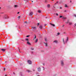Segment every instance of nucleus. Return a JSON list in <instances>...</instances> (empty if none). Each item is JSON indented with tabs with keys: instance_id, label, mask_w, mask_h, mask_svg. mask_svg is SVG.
<instances>
[{
	"instance_id": "f257e3e1",
	"label": "nucleus",
	"mask_w": 76,
	"mask_h": 76,
	"mask_svg": "<svg viewBox=\"0 0 76 76\" xmlns=\"http://www.w3.org/2000/svg\"><path fill=\"white\" fill-rule=\"evenodd\" d=\"M61 65L62 66H64V61H63V60H61Z\"/></svg>"
},
{
	"instance_id": "f03ea898",
	"label": "nucleus",
	"mask_w": 76,
	"mask_h": 76,
	"mask_svg": "<svg viewBox=\"0 0 76 76\" xmlns=\"http://www.w3.org/2000/svg\"><path fill=\"white\" fill-rule=\"evenodd\" d=\"M58 3V1H57L56 3L54 5H53V7H54V8H56V4H57Z\"/></svg>"
},
{
	"instance_id": "7ed1b4c3",
	"label": "nucleus",
	"mask_w": 76,
	"mask_h": 76,
	"mask_svg": "<svg viewBox=\"0 0 76 76\" xmlns=\"http://www.w3.org/2000/svg\"><path fill=\"white\" fill-rule=\"evenodd\" d=\"M27 62L28 63H29V64H32V61H31L29 60H28L27 61Z\"/></svg>"
},
{
	"instance_id": "20e7f679",
	"label": "nucleus",
	"mask_w": 76,
	"mask_h": 76,
	"mask_svg": "<svg viewBox=\"0 0 76 76\" xmlns=\"http://www.w3.org/2000/svg\"><path fill=\"white\" fill-rule=\"evenodd\" d=\"M31 28L34 30H36V29H37V28L35 27H32Z\"/></svg>"
},
{
	"instance_id": "39448f33",
	"label": "nucleus",
	"mask_w": 76,
	"mask_h": 76,
	"mask_svg": "<svg viewBox=\"0 0 76 76\" xmlns=\"http://www.w3.org/2000/svg\"><path fill=\"white\" fill-rule=\"evenodd\" d=\"M4 19H8L9 18L8 17H7V15H5V16L4 17Z\"/></svg>"
},
{
	"instance_id": "423d86ee",
	"label": "nucleus",
	"mask_w": 76,
	"mask_h": 76,
	"mask_svg": "<svg viewBox=\"0 0 76 76\" xmlns=\"http://www.w3.org/2000/svg\"><path fill=\"white\" fill-rule=\"evenodd\" d=\"M33 15V12H31L29 14L30 16H32Z\"/></svg>"
},
{
	"instance_id": "0eeeda50",
	"label": "nucleus",
	"mask_w": 76,
	"mask_h": 76,
	"mask_svg": "<svg viewBox=\"0 0 76 76\" xmlns=\"http://www.w3.org/2000/svg\"><path fill=\"white\" fill-rule=\"evenodd\" d=\"M39 28L41 29H42V25H40Z\"/></svg>"
},
{
	"instance_id": "6e6552de",
	"label": "nucleus",
	"mask_w": 76,
	"mask_h": 76,
	"mask_svg": "<svg viewBox=\"0 0 76 76\" xmlns=\"http://www.w3.org/2000/svg\"><path fill=\"white\" fill-rule=\"evenodd\" d=\"M38 72L41 71V68H40V67H39L38 68Z\"/></svg>"
},
{
	"instance_id": "1a4fd4ad",
	"label": "nucleus",
	"mask_w": 76,
	"mask_h": 76,
	"mask_svg": "<svg viewBox=\"0 0 76 76\" xmlns=\"http://www.w3.org/2000/svg\"><path fill=\"white\" fill-rule=\"evenodd\" d=\"M50 24L51 25H52V26H53V27H54L55 26V25L52 24L51 23H50Z\"/></svg>"
},
{
	"instance_id": "9d476101",
	"label": "nucleus",
	"mask_w": 76,
	"mask_h": 76,
	"mask_svg": "<svg viewBox=\"0 0 76 76\" xmlns=\"http://www.w3.org/2000/svg\"><path fill=\"white\" fill-rule=\"evenodd\" d=\"M1 50L2 51H3V52H4V51H6V49H2Z\"/></svg>"
},
{
	"instance_id": "9b49d317",
	"label": "nucleus",
	"mask_w": 76,
	"mask_h": 76,
	"mask_svg": "<svg viewBox=\"0 0 76 76\" xmlns=\"http://www.w3.org/2000/svg\"><path fill=\"white\" fill-rule=\"evenodd\" d=\"M47 6L48 8H50V4H48Z\"/></svg>"
},
{
	"instance_id": "f8f14e48",
	"label": "nucleus",
	"mask_w": 76,
	"mask_h": 76,
	"mask_svg": "<svg viewBox=\"0 0 76 76\" xmlns=\"http://www.w3.org/2000/svg\"><path fill=\"white\" fill-rule=\"evenodd\" d=\"M68 40H69V38L68 37H67V38L66 39V41L65 42V43H67V42L68 41Z\"/></svg>"
},
{
	"instance_id": "ddd939ff",
	"label": "nucleus",
	"mask_w": 76,
	"mask_h": 76,
	"mask_svg": "<svg viewBox=\"0 0 76 76\" xmlns=\"http://www.w3.org/2000/svg\"><path fill=\"white\" fill-rule=\"evenodd\" d=\"M57 42H58L57 40H55L53 41V42H54L56 44H57Z\"/></svg>"
},
{
	"instance_id": "4468645a",
	"label": "nucleus",
	"mask_w": 76,
	"mask_h": 76,
	"mask_svg": "<svg viewBox=\"0 0 76 76\" xmlns=\"http://www.w3.org/2000/svg\"><path fill=\"white\" fill-rule=\"evenodd\" d=\"M20 75L21 76H23V75H22V72H20Z\"/></svg>"
},
{
	"instance_id": "2eb2a0df",
	"label": "nucleus",
	"mask_w": 76,
	"mask_h": 76,
	"mask_svg": "<svg viewBox=\"0 0 76 76\" xmlns=\"http://www.w3.org/2000/svg\"><path fill=\"white\" fill-rule=\"evenodd\" d=\"M44 44H45V46L46 47H47L48 45H47V43H45V42H44Z\"/></svg>"
},
{
	"instance_id": "dca6fc26",
	"label": "nucleus",
	"mask_w": 76,
	"mask_h": 76,
	"mask_svg": "<svg viewBox=\"0 0 76 76\" xmlns=\"http://www.w3.org/2000/svg\"><path fill=\"white\" fill-rule=\"evenodd\" d=\"M37 42H38V39H36V40L35 41V42H36V43Z\"/></svg>"
},
{
	"instance_id": "f3484780",
	"label": "nucleus",
	"mask_w": 76,
	"mask_h": 76,
	"mask_svg": "<svg viewBox=\"0 0 76 76\" xmlns=\"http://www.w3.org/2000/svg\"><path fill=\"white\" fill-rule=\"evenodd\" d=\"M27 43L29 45H31V43H30L29 42L27 41Z\"/></svg>"
},
{
	"instance_id": "a211bd4d",
	"label": "nucleus",
	"mask_w": 76,
	"mask_h": 76,
	"mask_svg": "<svg viewBox=\"0 0 76 76\" xmlns=\"http://www.w3.org/2000/svg\"><path fill=\"white\" fill-rule=\"evenodd\" d=\"M38 13H41V11L39 10H38Z\"/></svg>"
},
{
	"instance_id": "6ab92c4d",
	"label": "nucleus",
	"mask_w": 76,
	"mask_h": 76,
	"mask_svg": "<svg viewBox=\"0 0 76 76\" xmlns=\"http://www.w3.org/2000/svg\"><path fill=\"white\" fill-rule=\"evenodd\" d=\"M14 7H18V5H14Z\"/></svg>"
},
{
	"instance_id": "aec40b11",
	"label": "nucleus",
	"mask_w": 76,
	"mask_h": 76,
	"mask_svg": "<svg viewBox=\"0 0 76 76\" xmlns=\"http://www.w3.org/2000/svg\"><path fill=\"white\" fill-rule=\"evenodd\" d=\"M66 23H69V20H68V21L66 22Z\"/></svg>"
},
{
	"instance_id": "412c9836",
	"label": "nucleus",
	"mask_w": 76,
	"mask_h": 76,
	"mask_svg": "<svg viewBox=\"0 0 76 76\" xmlns=\"http://www.w3.org/2000/svg\"><path fill=\"white\" fill-rule=\"evenodd\" d=\"M62 18L63 19H66V18H65V17H62Z\"/></svg>"
},
{
	"instance_id": "4be33fe9",
	"label": "nucleus",
	"mask_w": 76,
	"mask_h": 76,
	"mask_svg": "<svg viewBox=\"0 0 76 76\" xmlns=\"http://www.w3.org/2000/svg\"><path fill=\"white\" fill-rule=\"evenodd\" d=\"M65 7H68L67 6V5L65 4Z\"/></svg>"
},
{
	"instance_id": "5701e85b",
	"label": "nucleus",
	"mask_w": 76,
	"mask_h": 76,
	"mask_svg": "<svg viewBox=\"0 0 76 76\" xmlns=\"http://www.w3.org/2000/svg\"><path fill=\"white\" fill-rule=\"evenodd\" d=\"M31 50H34V49L32 48H31Z\"/></svg>"
},
{
	"instance_id": "b1692460",
	"label": "nucleus",
	"mask_w": 76,
	"mask_h": 76,
	"mask_svg": "<svg viewBox=\"0 0 76 76\" xmlns=\"http://www.w3.org/2000/svg\"><path fill=\"white\" fill-rule=\"evenodd\" d=\"M63 16H60V17H59V18H63Z\"/></svg>"
},
{
	"instance_id": "393cba45",
	"label": "nucleus",
	"mask_w": 76,
	"mask_h": 76,
	"mask_svg": "<svg viewBox=\"0 0 76 76\" xmlns=\"http://www.w3.org/2000/svg\"><path fill=\"white\" fill-rule=\"evenodd\" d=\"M18 19H20V16H19L18 17Z\"/></svg>"
},
{
	"instance_id": "a878e982",
	"label": "nucleus",
	"mask_w": 76,
	"mask_h": 76,
	"mask_svg": "<svg viewBox=\"0 0 76 76\" xmlns=\"http://www.w3.org/2000/svg\"><path fill=\"white\" fill-rule=\"evenodd\" d=\"M57 35H60V33H57Z\"/></svg>"
},
{
	"instance_id": "bb28decb",
	"label": "nucleus",
	"mask_w": 76,
	"mask_h": 76,
	"mask_svg": "<svg viewBox=\"0 0 76 76\" xmlns=\"http://www.w3.org/2000/svg\"><path fill=\"white\" fill-rule=\"evenodd\" d=\"M61 1H60V2H58V4H61Z\"/></svg>"
},
{
	"instance_id": "cd10ccee",
	"label": "nucleus",
	"mask_w": 76,
	"mask_h": 76,
	"mask_svg": "<svg viewBox=\"0 0 76 76\" xmlns=\"http://www.w3.org/2000/svg\"><path fill=\"white\" fill-rule=\"evenodd\" d=\"M69 23V25H72V23Z\"/></svg>"
},
{
	"instance_id": "c85d7f7f",
	"label": "nucleus",
	"mask_w": 76,
	"mask_h": 76,
	"mask_svg": "<svg viewBox=\"0 0 76 76\" xmlns=\"http://www.w3.org/2000/svg\"><path fill=\"white\" fill-rule=\"evenodd\" d=\"M26 41H29V40H28V39H26Z\"/></svg>"
},
{
	"instance_id": "c756f323",
	"label": "nucleus",
	"mask_w": 76,
	"mask_h": 76,
	"mask_svg": "<svg viewBox=\"0 0 76 76\" xmlns=\"http://www.w3.org/2000/svg\"><path fill=\"white\" fill-rule=\"evenodd\" d=\"M36 38H37V36H36V35H35L34 38V39H36Z\"/></svg>"
},
{
	"instance_id": "7c9ffc66",
	"label": "nucleus",
	"mask_w": 76,
	"mask_h": 76,
	"mask_svg": "<svg viewBox=\"0 0 76 76\" xmlns=\"http://www.w3.org/2000/svg\"><path fill=\"white\" fill-rule=\"evenodd\" d=\"M63 39V42H64V44H65V43L64 42V39Z\"/></svg>"
},
{
	"instance_id": "2f4dec72",
	"label": "nucleus",
	"mask_w": 76,
	"mask_h": 76,
	"mask_svg": "<svg viewBox=\"0 0 76 76\" xmlns=\"http://www.w3.org/2000/svg\"><path fill=\"white\" fill-rule=\"evenodd\" d=\"M30 37V35H27L26 36V37Z\"/></svg>"
},
{
	"instance_id": "473e14b6",
	"label": "nucleus",
	"mask_w": 76,
	"mask_h": 76,
	"mask_svg": "<svg viewBox=\"0 0 76 76\" xmlns=\"http://www.w3.org/2000/svg\"><path fill=\"white\" fill-rule=\"evenodd\" d=\"M6 70V69L5 68H4V71H5Z\"/></svg>"
},
{
	"instance_id": "72a5a7b5",
	"label": "nucleus",
	"mask_w": 76,
	"mask_h": 76,
	"mask_svg": "<svg viewBox=\"0 0 76 76\" xmlns=\"http://www.w3.org/2000/svg\"><path fill=\"white\" fill-rule=\"evenodd\" d=\"M74 16H75V17H76V15L75 14H74Z\"/></svg>"
},
{
	"instance_id": "f704fd0d",
	"label": "nucleus",
	"mask_w": 76,
	"mask_h": 76,
	"mask_svg": "<svg viewBox=\"0 0 76 76\" xmlns=\"http://www.w3.org/2000/svg\"><path fill=\"white\" fill-rule=\"evenodd\" d=\"M28 73H29V72H31V71H29V70H28Z\"/></svg>"
},
{
	"instance_id": "c9c22d12",
	"label": "nucleus",
	"mask_w": 76,
	"mask_h": 76,
	"mask_svg": "<svg viewBox=\"0 0 76 76\" xmlns=\"http://www.w3.org/2000/svg\"><path fill=\"white\" fill-rule=\"evenodd\" d=\"M24 1H28V0H24Z\"/></svg>"
},
{
	"instance_id": "e433bc0d",
	"label": "nucleus",
	"mask_w": 76,
	"mask_h": 76,
	"mask_svg": "<svg viewBox=\"0 0 76 76\" xmlns=\"http://www.w3.org/2000/svg\"><path fill=\"white\" fill-rule=\"evenodd\" d=\"M43 70H45V68H44V67H43Z\"/></svg>"
},
{
	"instance_id": "4c0bfd02",
	"label": "nucleus",
	"mask_w": 76,
	"mask_h": 76,
	"mask_svg": "<svg viewBox=\"0 0 76 76\" xmlns=\"http://www.w3.org/2000/svg\"><path fill=\"white\" fill-rule=\"evenodd\" d=\"M59 9H62V8L61 7H60Z\"/></svg>"
},
{
	"instance_id": "58836bf2",
	"label": "nucleus",
	"mask_w": 76,
	"mask_h": 76,
	"mask_svg": "<svg viewBox=\"0 0 76 76\" xmlns=\"http://www.w3.org/2000/svg\"><path fill=\"white\" fill-rule=\"evenodd\" d=\"M20 49H19V50L18 51H19V53H21V52H20Z\"/></svg>"
},
{
	"instance_id": "ea45409f",
	"label": "nucleus",
	"mask_w": 76,
	"mask_h": 76,
	"mask_svg": "<svg viewBox=\"0 0 76 76\" xmlns=\"http://www.w3.org/2000/svg\"><path fill=\"white\" fill-rule=\"evenodd\" d=\"M64 34H66V33L65 32H64Z\"/></svg>"
},
{
	"instance_id": "a19ab883",
	"label": "nucleus",
	"mask_w": 76,
	"mask_h": 76,
	"mask_svg": "<svg viewBox=\"0 0 76 76\" xmlns=\"http://www.w3.org/2000/svg\"><path fill=\"white\" fill-rule=\"evenodd\" d=\"M1 14H3V12H1L0 13Z\"/></svg>"
},
{
	"instance_id": "79ce46f5",
	"label": "nucleus",
	"mask_w": 76,
	"mask_h": 76,
	"mask_svg": "<svg viewBox=\"0 0 76 76\" xmlns=\"http://www.w3.org/2000/svg\"><path fill=\"white\" fill-rule=\"evenodd\" d=\"M45 41L46 42H47V39H45Z\"/></svg>"
},
{
	"instance_id": "37998d69",
	"label": "nucleus",
	"mask_w": 76,
	"mask_h": 76,
	"mask_svg": "<svg viewBox=\"0 0 76 76\" xmlns=\"http://www.w3.org/2000/svg\"><path fill=\"white\" fill-rule=\"evenodd\" d=\"M25 23H27V21H25Z\"/></svg>"
},
{
	"instance_id": "c03bdc74",
	"label": "nucleus",
	"mask_w": 76,
	"mask_h": 76,
	"mask_svg": "<svg viewBox=\"0 0 76 76\" xmlns=\"http://www.w3.org/2000/svg\"><path fill=\"white\" fill-rule=\"evenodd\" d=\"M67 12V10H65V11H64L65 12Z\"/></svg>"
},
{
	"instance_id": "a18cd8bd",
	"label": "nucleus",
	"mask_w": 76,
	"mask_h": 76,
	"mask_svg": "<svg viewBox=\"0 0 76 76\" xmlns=\"http://www.w3.org/2000/svg\"><path fill=\"white\" fill-rule=\"evenodd\" d=\"M64 25H63V26H62V27L63 28H64Z\"/></svg>"
},
{
	"instance_id": "49530a36",
	"label": "nucleus",
	"mask_w": 76,
	"mask_h": 76,
	"mask_svg": "<svg viewBox=\"0 0 76 76\" xmlns=\"http://www.w3.org/2000/svg\"><path fill=\"white\" fill-rule=\"evenodd\" d=\"M43 65L44 66L45 65V63H43Z\"/></svg>"
},
{
	"instance_id": "de8ad7c7",
	"label": "nucleus",
	"mask_w": 76,
	"mask_h": 76,
	"mask_svg": "<svg viewBox=\"0 0 76 76\" xmlns=\"http://www.w3.org/2000/svg\"><path fill=\"white\" fill-rule=\"evenodd\" d=\"M42 52H44V50H41Z\"/></svg>"
},
{
	"instance_id": "09e8293b",
	"label": "nucleus",
	"mask_w": 76,
	"mask_h": 76,
	"mask_svg": "<svg viewBox=\"0 0 76 76\" xmlns=\"http://www.w3.org/2000/svg\"><path fill=\"white\" fill-rule=\"evenodd\" d=\"M56 15L57 16H58V13H56Z\"/></svg>"
},
{
	"instance_id": "8fccbe9b",
	"label": "nucleus",
	"mask_w": 76,
	"mask_h": 76,
	"mask_svg": "<svg viewBox=\"0 0 76 76\" xmlns=\"http://www.w3.org/2000/svg\"><path fill=\"white\" fill-rule=\"evenodd\" d=\"M37 25H39V23H38L37 24Z\"/></svg>"
},
{
	"instance_id": "3c124183",
	"label": "nucleus",
	"mask_w": 76,
	"mask_h": 76,
	"mask_svg": "<svg viewBox=\"0 0 76 76\" xmlns=\"http://www.w3.org/2000/svg\"><path fill=\"white\" fill-rule=\"evenodd\" d=\"M13 74H14V75H15V72H13Z\"/></svg>"
},
{
	"instance_id": "603ef678",
	"label": "nucleus",
	"mask_w": 76,
	"mask_h": 76,
	"mask_svg": "<svg viewBox=\"0 0 76 76\" xmlns=\"http://www.w3.org/2000/svg\"><path fill=\"white\" fill-rule=\"evenodd\" d=\"M19 12H18L17 13L18 14H19Z\"/></svg>"
},
{
	"instance_id": "864d4df0",
	"label": "nucleus",
	"mask_w": 76,
	"mask_h": 76,
	"mask_svg": "<svg viewBox=\"0 0 76 76\" xmlns=\"http://www.w3.org/2000/svg\"><path fill=\"white\" fill-rule=\"evenodd\" d=\"M75 26H76V23H75Z\"/></svg>"
},
{
	"instance_id": "5fc2aeb1",
	"label": "nucleus",
	"mask_w": 76,
	"mask_h": 76,
	"mask_svg": "<svg viewBox=\"0 0 76 76\" xmlns=\"http://www.w3.org/2000/svg\"><path fill=\"white\" fill-rule=\"evenodd\" d=\"M19 29H20V27H19Z\"/></svg>"
},
{
	"instance_id": "6e6d98bb",
	"label": "nucleus",
	"mask_w": 76,
	"mask_h": 76,
	"mask_svg": "<svg viewBox=\"0 0 76 76\" xmlns=\"http://www.w3.org/2000/svg\"><path fill=\"white\" fill-rule=\"evenodd\" d=\"M45 3H47V1L46 0L45 1Z\"/></svg>"
},
{
	"instance_id": "4d7b16f0",
	"label": "nucleus",
	"mask_w": 76,
	"mask_h": 76,
	"mask_svg": "<svg viewBox=\"0 0 76 76\" xmlns=\"http://www.w3.org/2000/svg\"><path fill=\"white\" fill-rule=\"evenodd\" d=\"M46 25H47V24H45V26H46Z\"/></svg>"
},
{
	"instance_id": "13d9d810",
	"label": "nucleus",
	"mask_w": 76,
	"mask_h": 76,
	"mask_svg": "<svg viewBox=\"0 0 76 76\" xmlns=\"http://www.w3.org/2000/svg\"><path fill=\"white\" fill-rule=\"evenodd\" d=\"M31 53H33V52H31Z\"/></svg>"
},
{
	"instance_id": "bf43d9fd",
	"label": "nucleus",
	"mask_w": 76,
	"mask_h": 76,
	"mask_svg": "<svg viewBox=\"0 0 76 76\" xmlns=\"http://www.w3.org/2000/svg\"><path fill=\"white\" fill-rule=\"evenodd\" d=\"M45 18H46V19H47V17H45Z\"/></svg>"
},
{
	"instance_id": "052dcab7",
	"label": "nucleus",
	"mask_w": 76,
	"mask_h": 76,
	"mask_svg": "<svg viewBox=\"0 0 76 76\" xmlns=\"http://www.w3.org/2000/svg\"><path fill=\"white\" fill-rule=\"evenodd\" d=\"M31 2H32V3H33V1H31Z\"/></svg>"
},
{
	"instance_id": "680f3d73",
	"label": "nucleus",
	"mask_w": 76,
	"mask_h": 76,
	"mask_svg": "<svg viewBox=\"0 0 76 76\" xmlns=\"http://www.w3.org/2000/svg\"><path fill=\"white\" fill-rule=\"evenodd\" d=\"M70 2H72V1H70Z\"/></svg>"
},
{
	"instance_id": "e2e57ef3",
	"label": "nucleus",
	"mask_w": 76,
	"mask_h": 76,
	"mask_svg": "<svg viewBox=\"0 0 76 76\" xmlns=\"http://www.w3.org/2000/svg\"><path fill=\"white\" fill-rule=\"evenodd\" d=\"M37 76H39V75H38Z\"/></svg>"
},
{
	"instance_id": "0e129e2a",
	"label": "nucleus",
	"mask_w": 76,
	"mask_h": 76,
	"mask_svg": "<svg viewBox=\"0 0 76 76\" xmlns=\"http://www.w3.org/2000/svg\"><path fill=\"white\" fill-rule=\"evenodd\" d=\"M5 76H7V75H5Z\"/></svg>"
},
{
	"instance_id": "69168bd1",
	"label": "nucleus",
	"mask_w": 76,
	"mask_h": 76,
	"mask_svg": "<svg viewBox=\"0 0 76 76\" xmlns=\"http://www.w3.org/2000/svg\"><path fill=\"white\" fill-rule=\"evenodd\" d=\"M1 9V7H0V9Z\"/></svg>"
},
{
	"instance_id": "338daca9",
	"label": "nucleus",
	"mask_w": 76,
	"mask_h": 76,
	"mask_svg": "<svg viewBox=\"0 0 76 76\" xmlns=\"http://www.w3.org/2000/svg\"><path fill=\"white\" fill-rule=\"evenodd\" d=\"M22 41H23V40Z\"/></svg>"
},
{
	"instance_id": "774afa93",
	"label": "nucleus",
	"mask_w": 76,
	"mask_h": 76,
	"mask_svg": "<svg viewBox=\"0 0 76 76\" xmlns=\"http://www.w3.org/2000/svg\"><path fill=\"white\" fill-rule=\"evenodd\" d=\"M34 71H35V70H34Z\"/></svg>"
}]
</instances>
